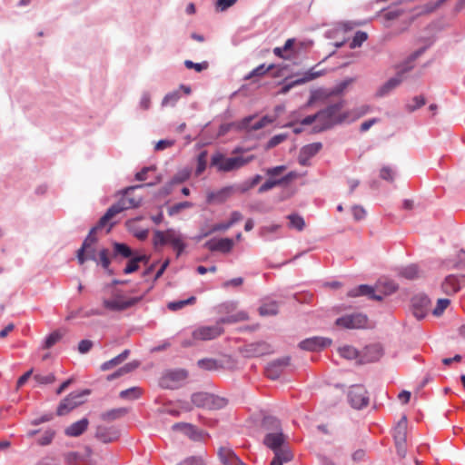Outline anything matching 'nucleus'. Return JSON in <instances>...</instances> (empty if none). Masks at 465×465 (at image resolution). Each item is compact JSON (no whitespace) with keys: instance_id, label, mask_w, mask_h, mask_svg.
Instances as JSON below:
<instances>
[{"instance_id":"nucleus-45","label":"nucleus","mask_w":465,"mask_h":465,"mask_svg":"<svg viewBox=\"0 0 465 465\" xmlns=\"http://www.w3.org/2000/svg\"><path fill=\"white\" fill-rule=\"evenodd\" d=\"M114 249L116 254H120L124 258H129L133 254L131 248L124 243L115 242L114 244Z\"/></svg>"},{"instance_id":"nucleus-37","label":"nucleus","mask_w":465,"mask_h":465,"mask_svg":"<svg viewBox=\"0 0 465 465\" xmlns=\"http://www.w3.org/2000/svg\"><path fill=\"white\" fill-rule=\"evenodd\" d=\"M273 67H274L273 64H270V65H267V66L265 64H261V65L257 66L256 68H254L247 75H245L244 76V80H249V79H252V78H254V77L262 76L267 72L272 70Z\"/></svg>"},{"instance_id":"nucleus-58","label":"nucleus","mask_w":465,"mask_h":465,"mask_svg":"<svg viewBox=\"0 0 465 465\" xmlns=\"http://www.w3.org/2000/svg\"><path fill=\"white\" fill-rule=\"evenodd\" d=\"M180 98L178 92H173L166 94L163 100V105L172 104L173 105Z\"/></svg>"},{"instance_id":"nucleus-30","label":"nucleus","mask_w":465,"mask_h":465,"mask_svg":"<svg viewBox=\"0 0 465 465\" xmlns=\"http://www.w3.org/2000/svg\"><path fill=\"white\" fill-rule=\"evenodd\" d=\"M136 220H131L126 223V226L129 231L139 240L143 241L147 238L149 231L148 229H139L136 227Z\"/></svg>"},{"instance_id":"nucleus-49","label":"nucleus","mask_w":465,"mask_h":465,"mask_svg":"<svg viewBox=\"0 0 465 465\" xmlns=\"http://www.w3.org/2000/svg\"><path fill=\"white\" fill-rule=\"evenodd\" d=\"M184 65L187 69H194L196 72L200 73L203 70H206L209 66V64L206 61L202 63H193L191 60H185Z\"/></svg>"},{"instance_id":"nucleus-62","label":"nucleus","mask_w":465,"mask_h":465,"mask_svg":"<svg viewBox=\"0 0 465 465\" xmlns=\"http://www.w3.org/2000/svg\"><path fill=\"white\" fill-rule=\"evenodd\" d=\"M54 430H46L44 435L39 439V444L40 445H48L49 443H51V441L53 440L54 439Z\"/></svg>"},{"instance_id":"nucleus-35","label":"nucleus","mask_w":465,"mask_h":465,"mask_svg":"<svg viewBox=\"0 0 465 465\" xmlns=\"http://www.w3.org/2000/svg\"><path fill=\"white\" fill-rule=\"evenodd\" d=\"M141 395H142V390L139 387H132V388L126 389L124 391H122L119 393L120 398H122L124 400H129V401L136 400V399L140 398Z\"/></svg>"},{"instance_id":"nucleus-29","label":"nucleus","mask_w":465,"mask_h":465,"mask_svg":"<svg viewBox=\"0 0 465 465\" xmlns=\"http://www.w3.org/2000/svg\"><path fill=\"white\" fill-rule=\"evenodd\" d=\"M148 261H149V257H147L146 255H139V256L134 257L128 262L126 267L124 270V272L125 274L133 273L138 270L139 262H144L146 263Z\"/></svg>"},{"instance_id":"nucleus-44","label":"nucleus","mask_w":465,"mask_h":465,"mask_svg":"<svg viewBox=\"0 0 465 465\" xmlns=\"http://www.w3.org/2000/svg\"><path fill=\"white\" fill-rule=\"evenodd\" d=\"M324 74L323 71H316L315 68H311L306 72L302 79L296 81L297 84H302L309 82L322 76Z\"/></svg>"},{"instance_id":"nucleus-56","label":"nucleus","mask_w":465,"mask_h":465,"mask_svg":"<svg viewBox=\"0 0 465 465\" xmlns=\"http://www.w3.org/2000/svg\"><path fill=\"white\" fill-rule=\"evenodd\" d=\"M351 213L355 221H361L366 216V211L362 206L360 205L352 206Z\"/></svg>"},{"instance_id":"nucleus-27","label":"nucleus","mask_w":465,"mask_h":465,"mask_svg":"<svg viewBox=\"0 0 465 465\" xmlns=\"http://www.w3.org/2000/svg\"><path fill=\"white\" fill-rule=\"evenodd\" d=\"M318 116V124L315 126L318 131H323L329 129L335 125V122L332 120L333 118L328 114V112L323 109L317 113Z\"/></svg>"},{"instance_id":"nucleus-26","label":"nucleus","mask_w":465,"mask_h":465,"mask_svg":"<svg viewBox=\"0 0 465 465\" xmlns=\"http://www.w3.org/2000/svg\"><path fill=\"white\" fill-rule=\"evenodd\" d=\"M393 438L395 444L406 443L407 440V418L403 416L394 429Z\"/></svg>"},{"instance_id":"nucleus-41","label":"nucleus","mask_w":465,"mask_h":465,"mask_svg":"<svg viewBox=\"0 0 465 465\" xmlns=\"http://www.w3.org/2000/svg\"><path fill=\"white\" fill-rule=\"evenodd\" d=\"M259 312L262 316L275 315L278 312V304L275 302H265L259 308Z\"/></svg>"},{"instance_id":"nucleus-23","label":"nucleus","mask_w":465,"mask_h":465,"mask_svg":"<svg viewBox=\"0 0 465 465\" xmlns=\"http://www.w3.org/2000/svg\"><path fill=\"white\" fill-rule=\"evenodd\" d=\"M218 456L223 465H246L229 447H221L218 450Z\"/></svg>"},{"instance_id":"nucleus-64","label":"nucleus","mask_w":465,"mask_h":465,"mask_svg":"<svg viewBox=\"0 0 465 465\" xmlns=\"http://www.w3.org/2000/svg\"><path fill=\"white\" fill-rule=\"evenodd\" d=\"M93 347V342L89 340H82L78 344V351L80 353L88 352Z\"/></svg>"},{"instance_id":"nucleus-48","label":"nucleus","mask_w":465,"mask_h":465,"mask_svg":"<svg viewBox=\"0 0 465 465\" xmlns=\"http://www.w3.org/2000/svg\"><path fill=\"white\" fill-rule=\"evenodd\" d=\"M193 203L191 202H182L176 204H173L168 209V213L170 216L175 215L179 213L181 211L184 209L191 208Z\"/></svg>"},{"instance_id":"nucleus-20","label":"nucleus","mask_w":465,"mask_h":465,"mask_svg":"<svg viewBox=\"0 0 465 465\" xmlns=\"http://www.w3.org/2000/svg\"><path fill=\"white\" fill-rule=\"evenodd\" d=\"M234 193L233 186H226L216 192L207 193L208 203H223L227 201Z\"/></svg>"},{"instance_id":"nucleus-40","label":"nucleus","mask_w":465,"mask_h":465,"mask_svg":"<svg viewBox=\"0 0 465 465\" xmlns=\"http://www.w3.org/2000/svg\"><path fill=\"white\" fill-rule=\"evenodd\" d=\"M322 144L321 143H312L303 146L301 150L302 155H306L309 158L313 157L322 149Z\"/></svg>"},{"instance_id":"nucleus-43","label":"nucleus","mask_w":465,"mask_h":465,"mask_svg":"<svg viewBox=\"0 0 465 465\" xmlns=\"http://www.w3.org/2000/svg\"><path fill=\"white\" fill-rule=\"evenodd\" d=\"M338 351L341 357L348 360H353L359 356L358 351L349 345L339 348Z\"/></svg>"},{"instance_id":"nucleus-57","label":"nucleus","mask_w":465,"mask_h":465,"mask_svg":"<svg viewBox=\"0 0 465 465\" xmlns=\"http://www.w3.org/2000/svg\"><path fill=\"white\" fill-rule=\"evenodd\" d=\"M370 111L369 105H362L360 108L353 110L350 113V118L351 120H355L360 118L361 116L364 115L367 112Z\"/></svg>"},{"instance_id":"nucleus-31","label":"nucleus","mask_w":465,"mask_h":465,"mask_svg":"<svg viewBox=\"0 0 465 465\" xmlns=\"http://www.w3.org/2000/svg\"><path fill=\"white\" fill-rule=\"evenodd\" d=\"M126 413L127 410L125 408L113 409L103 412L101 414V419L106 421H111L121 417H124Z\"/></svg>"},{"instance_id":"nucleus-24","label":"nucleus","mask_w":465,"mask_h":465,"mask_svg":"<svg viewBox=\"0 0 465 465\" xmlns=\"http://www.w3.org/2000/svg\"><path fill=\"white\" fill-rule=\"evenodd\" d=\"M383 355L382 347L380 344L366 346L361 356V362H373L379 361Z\"/></svg>"},{"instance_id":"nucleus-10","label":"nucleus","mask_w":465,"mask_h":465,"mask_svg":"<svg viewBox=\"0 0 465 465\" xmlns=\"http://www.w3.org/2000/svg\"><path fill=\"white\" fill-rule=\"evenodd\" d=\"M140 300L141 298H126L122 293H115L111 299H104L103 304L110 311L120 312L135 305Z\"/></svg>"},{"instance_id":"nucleus-3","label":"nucleus","mask_w":465,"mask_h":465,"mask_svg":"<svg viewBox=\"0 0 465 465\" xmlns=\"http://www.w3.org/2000/svg\"><path fill=\"white\" fill-rule=\"evenodd\" d=\"M160 182V178L157 179L155 183H148L145 184H139L134 186H130L123 191V195L119 199V201L113 204L106 213L100 218L99 226H108L106 229V233L111 231L114 223H110V221L118 213L133 209L140 206L142 203V196H135L133 194L134 191L138 188H142L144 186H153Z\"/></svg>"},{"instance_id":"nucleus-7","label":"nucleus","mask_w":465,"mask_h":465,"mask_svg":"<svg viewBox=\"0 0 465 465\" xmlns=\"http://www.w3.org/2000/svg\"><path fill=\"white\" fill-rule=\"evenodd\" d=\"M191 401L195 407L211 411L223 409L228 404L226 398L205 391L192 394Z\"/></svg>"},{"instance_id":"nucleus-36","label":"nucleus","mask_w":465,"mask_h":465,"mask_svg":"<svg viewBox=\"0 0 465 465\" xmlns=\"http://www.w3.org/2000/svg\"><path fill=\"white\" fill-rule=\"evenodd\" d=\"M287 218L290 222L289 226L291 228L296 229L299 232H301L304 229L305 222H304V219L301 215H299L297 213H292V214L288 215Z\"/></svg>"},{"instance_id":"nucleus-1","label":"nucleus","mask_w":465,"mask_h":465,"mask_svg":"<svg viewBox=\"0 0 465 465\" xmlns=\"http://www.w3.org/2000/svg\"><path fill=\"white\" fill-rule=\"evenodd\" d=\"M262 427L268 431L263 443L274 453L271 465H283L290 461L292 454L285 446V436L282 432L280 421L274 417L267 416L262 420Z\"/></svg>"},{"instance_id":"nucleus-19","label":"nucleus","mask_w":465,"mask_h":465,"mask_svg":"<svg viewBox=\"0 0 465 465\" xmlns=\"http://www.w3.org/2000/svg\"><path fill=\"white\" fill-rule=\"evenodd\" d=\"M345 105V101L341 100L338 103L330 104L325 108V110L328 112V114L331 115L336 124H341L350 118V113L349 112H341L342 108Z\"/></svg>"},{"instance_id":"nucleus-25","label":"nucleus","mask_w":465,"mask_h":465,"mask_svg":"<svg viewBox=\"0 0 465 465\" xmlns=\"http://www.w3.org/2000/svg\"><path fill=\"white\" fill-rule=\"evenodd\" d=\"M89 420L86 418H84L76 422L72 423L68 426L64 433L69 437H78L82 435L88 428Z\"/></svg>"},{"instance_id":"nucleus-55","label":"nucleus","mask_w":465,"mask_h":465,"mask_svg":"<svg viewBox=\"0 0 465 465\" xmlns=\"http://www.w3.org/2000/svg\"><path fill=\"white\" fill-rule=\"evenodd\" d=\"M287 138V135L286 134H277V135H274L272 136L269 142L267 143V145H266V148L267 149H271V148H273L275 147L276 145H278L279 143H282L283 141H285Z\"/></svg>"},{"instance_id":"nucleus-12","label":"nucleus","mask_w":465,"mask_h":465,"mask_svg":"<svg viewBox=\"0 0 465 465\" xmlns=\"http://www.w3.org/2000/svg\"><path fill=\"white\" fill-rule=\"evenodd\" d=\"M368 319L361 313H352L338 318L335 325L344 329H360L367 325Z\"/></svg>"},{"instance_id":"nucleus-39","label":"nucleus","mask_w":465,"mask_h":465,"mask_svg":"<svg viewBox=\"0 0 465 465\" xmlns=\"http://www.w3.org/2000/svg\"><path fill=\"white\" fill-rule=\"evenodd\" d=\"M173 430H183L190 438H192L193 440L197 439V436H196L197 433H196L195 428L191 424L175 423L174 425H173Z\"/></svg>"},{"instance_id":"nucleus-61","label":"nucleus","mask_w":465,"mask_h":465,"mask_svg":"<svg viewBox=\"0 0 465 465\" xmlns=\"http://www.w3.org/2000/svg\"><path fill=\"white\" fill-rule=\"evenodd\" d=\"M190 177V173L188 171H183L175 174L172 179V183H182L185 182Z\"/></svg>"},{"instance_id":"nucleus-5","label":"nucleus","mask_w":465,"mask_h":465,"mask_svg":"<svg viewBox=\"0 0 465 465\" xmlns=\"http://www.w3.org/2000/svg\"><path fill=\"white\" fill-rule=\"evenodd\" d=\"M426 48L422 47L414 52L409 59L401 65V69L394 77L390 78L382 85H381L375 94L376 97H384L390 94L394 89H396L406 78L405 74L409 72L413 65L411 63L415 61L420 55L425 52Z\"/></svg>"},{"instance_id":"nucleus-59","label":"nucleus","mask_w":465,"mask_h":465,"mask_svg":"<svg viewBox=\"0 0 465 465\" xmlns=\"http://www.w3.org/2000/svg\"><path fill=\"white\" fill-rule=\"evenodd\" d=\"M237 0H217L216 2V9L218 11L223 12L229 7L232 6Z\"/></svg>"},{"instance_id":"nucleus-14","label":"nucleus","mask_w":465,"mask_h":465,"mask_svg":"<svg viewBox=\"0 0 465 465\" xmlns=\"http://www.w3.org/2000/svg\"><path fill=\"white\" fill-rule=\"evenodd\" d=\"M223 332L220 324L213 326H201L193 331V339L195 341H206L219 337Z\"/></svg>"},{"instance_id":"nucleus-28","label":"nucleus","mask_w":465,"mask_h":465,"mask_svg":"<svg viewBox=\"0 0 465 465\" xmlns=\"http://www.w3.org/2000/svg\"><path fill=\"white\" fill-rule=\"evenodd\" d=\"M441 289L446 294H453L460 290V282L454 275H449L441 284Z\"/></svg>"},{"instance_id":"nucleus-34","label":"nucleus","mask_w":465,"mask_h":465,"mask_svg":"<svg viewBox=\"0 0 465 465\" xmlns=\"http://www.w3.org/2000/svg\"><path fill=\"white\" fill-rule=\"evenodd\" d=\"M138 365H139V363L136 361L129 362V363L125 364L124 366H123L122 368H120L117 371L109 375L107 379L109 381H111V380L116 379L124 374L129 373V372L134 371L138 367Z\"/></svg>"},{"instance_id":"nucleus-63","label":"nucleus","mask_w":465,"mask_h":465,"mask_svg":"<svg viewBox=\"0 0 465 465\" xmlns=\"http://www.w3.org/2000/svg\"><path fill=\"white\" fill-rule=\"evenodd\" d=\"M380 176L383 180L391 182V181H393V178H394V173L391 168L385 166L381 169Z\"/></svg>"},{"instance_id":"nucleus-47","label":"nucleus","mask_w":465,"mask_h":465,"mask_svg":"<svg viewBox=\"0 0 465 465\" xmlns=\"http://www.w3.org/2000/svg\"><path fill=\"white\" fill-rule=\"evenodd\" d=\"M450 301L449 299H439L437 301L436 307L433 309L432 313L435 316H440L444 311L448 308L450 305Z\"/></svg>"},{"instance_id":"nucleus-11","label":"nucleus","mask_w":465,"mask_h":465,"mask_svg":"<svg viewBox=\"0 0 465 465\" xmlns=\"http://www.w3.org/2000/svg\"><path fill=\"white\" fill-rule=\"evenodd\" d=\"M285 170V165H278L275 167L265 169L264 173L269 177V179H267L265 183L259 187L258 193H263L276 186L282 185L281 178H278V176H280Z\"/></svg>"},{"instance_id":"nucleus-6","label":"nucleus","mask_w":465,"mask_h":465,"mask_svg":"<svg viewBox=\"0 0 465 465\" xmlns=\"http://www.w3.org/2000/svg\"><path fill=\"white\" fill-rule=\"evenodd\" d=\"M254 160V155L248 157H226L221 153H217L212 156L211 164L215 166L219 172L228 173L239 170Z\"/></svg>"},{"instance_id":"nucleus-50","label":"nucleus","mask_w":465,"mask_h":465,"mask_svg":"<svg viewBox=\"0 0 465 465\" xmlns=\"http://www.w3.org/2000/svg\"><path fill=\"white\" fill-rule=\"evenodd\" d=\"M34 379L39 383V384H51L54 382L55 376L53 373H47V374H35Z\"/></svg>"},{"instance_id":"nucleus-22","label":"nucleus","mask_w":465,"mask_h":465,"mask_svg":"<svg viewBox=\"0 0 465 465\" xmlns=\"http://www.w3.org/2000/svg\"><path fill=\"white\" fill-rule=\"evenodd\" d=\"M204 246L212 252H229L233 247V241L230 238H223L219 240L212 239L208 241Z\"/></svg>"},{"instance_id":"nucleus-21","label":"nucleus","mask_w":465,"mask_h":465,"mask_svg":"<svg viewBox=\"0 0 465 465\" xmlns=\"http://www.w3.org/2000/svg\"><path fill=\"white\" fill-rule=\"evenodd\" d=\"M119 431L114 427L98 426L95 438L104 443H110L119 438Z\"/></svg>"},{"instance_id":"nucleus-38","label":"nucleus","mask_w":465,"mask_h":465,"mask_svg":"<svg viewBox=\"0 0 465 465\" xmlns=\"http://www.w3.org/2000/svg\"><path fill=\"white\" fill-rule=\"evenodd\" d=\"M196 302V298L194 296H191L186 300L171 302L167 304V307L171 311H178L183 309L186 305L194 304Z\"/></svg>"},{"instance_id":"nucleus-4","label":"nucleus","mask_w":465,"mask_h":465,"mask_svg":"<svg viewBox=\"0 0 465 465\" xmlns=\"http://www.w3.org/2000/svg\"><path fill=\"white\" fill-rule=\"evenodd\" d=\"M398 290V284L391 280H380L376 288L362 284L351 290L349 297L367 296L371 300L381 301L384 296L392 294Z\"/></svg>"},{"instance_id":"nucleus-54","label":"nucleus","mask_w":465,"mask_h":465,"mask_svg":"<svg viewBox=\"0 0 465 465\" xmlns=\"http://www.w3.org/2000/svg\"><path fill=\"white\" fill-rule=\"evenodd\" d=\"M206 157L207 153L202 152L197 158V168H196V174H201L206 168Z\"/></svg>"},{"instance_id":"nucleus-53","label":"nucleus","mask_w":465,"mask_h":465,"mask_svg":"<svg viewBox=\"0 0 465 465\" xmlns=\"http://www.w3.org/2000/svg\"><path fill=\"white\" fill-rule=\"evenodd\" d=\"M198 366L203 370L213 371L217 368L216 361L212 359H203L198 361Z\"/></svg>"},{"instance_id":"nucleus-33","label":"nucleus","mask_w":465,"mask_h":465,"mask_svg":"<svg viewBox=\"0 0 465 465\" xmlns=\"http://www.w3.org/2000/svg\"><path fill=\"white\" fill-rule=\"evenodd\" d=\"M138 365H139V363L136 361L129 362V363L125 364L124 366H123L122 368H120L117 371L109 375L107 379L109 381H111V380L116 379L124 374L129 373V372L134 371L138 367Z\"/></svg>"},{"instance_id":"nucleus-32","label":"nucleus","mask_w":465,"mask_h":465,"mask_svg":"<svg viewBox=\"0 0 465 465\" xmlns=\"http://www.w3.org/2000/svg\"><path fill=\"white\" fill-rule=\"evenodd\" d=\"M401 275L409 280H414L420 276L418 265L411 264L401 271Z\"/></svg>"},{"instance_id":"nucleus-51","label":"nucleus","mask_w":465,"mask_h":465,"mask_svg":"<svg viewBox=\"0 0 465 465\" xmlns=\"http://www.w3.org/2000/svg\"><path fill=\"white\" fill-rule=\"evenodd\" d=\"M62 338V334L59 331L52 332L45 341L44 348L49 349L54 346L56 342H58Z\"/></svg>"},{"instance_id":"nucleus-16","label":"nucleus","mask_w":465,"mask_h":465,"mask_svg":"<svg viewBox=\"0 0 465 465\" xmlns=\"http://www.w3.org/2000/svg\"><path fill=\"white\" fill-rule=\"evenodd\" d=\"M188 372L185 370H176L166 373L161 380V386L166 389H174L186 380Z\"/></svg>"},{"instance_id":"nucleus-17","label":"nucleus","mask_w":465,"mask_h":465,"mask_svg":"<svg viewBox=\"0 0 465 465\" xmlns=\"http://www.w3.org/2000/svg\"><path fill=\"white\" fill-rule=\"evenodd\" d=\"M331 344V340L323 337H312L302 341L299 347L305 351H318Z\"/></svg>"},{"instance_id":"nucleus-8","label":"nucleus","mask_w":465,"mask_h":465,"mask_svg":"<svg viewBox=\"0 0 465 465\" xmlns=\"http://www.w3.org/2000/svg\"><path fill=\"white\" fill-rule=\"evenodd\" d=\"M90 391L88 390L81 392H72L64 400H62L57 407L56 414L58 416H64L68 414L70 411L82 405L84 401V397L88 395Z\"/></svg>"},{"instance_id":"nucleus-18","label":"nucleus","mask_w":465,"mask_h":465,"mask_svg":"<svg viewBox=\"0 0 465 465\" xmlns=\"http://www.w3.org/2000/svg\"><path fill=\"white\" fill-rule=\"evenodd\" d=\"M290 363V358L284 357L272 361L265 369L266 376L271 380H276L282 374L283 369Z\"/></svg>"},{"instance_id":"nucleus-52","label":"nucleus","mask_w":465,"mask_h":465,"mask_svg":"<svg viewBox=\"0 0 465 465\" xmlns=\"http://www.w3.org/2000/svg\"><path fill=\"white\" fill-rule=\"evenodd\" d=\"M230 228V224L228 223H216L212 226V228L202 233L201 237H207L211 233L220 231H226Z\"/></svg>"},{"instance_id":"nucleus-42","label":"nucleus","mask_w":465,"mask_h":465,"mask_svg":"<svg viewBox=\"0 0 465 465\" xmlns=\"http://www.w3.org/2000/svg\"><path fill=\"white\" fill-rule=\"evenodd\" d=\"M425 104H426V100H425L424 96L418 95V96L413 97L411 102L405 105V108L408 112L411 113V112H414L415 110L422 107Z\"/></svg>"},{"instance_id":"nucleus-9","label":"nucleus","mask_w":465,"mask_h":465,"mask_svg":"<svg viewBox=\"0 0 465 465\" xmlns=\"http://www.w3.org/2000/svg\"><path fill=\"white\" fill-rule=\"evenodd\" d=\"M183 239V235L173 228L165 231L155 230L153 232V244L155 249L170 243L173 247Z\"/></svg>"},{"instance_id":"nucleus-13","label":"nucleus","mask_w":465,"mask_h":465,"mask_svg":"<svg viewBox=\"0 0 465 465\" xmlns=\"http://www.w3.org/2000/svg\"><path fill=\"white\" fill-rule=\"evenodd\" d=\"M348 398L351 405L355 409H362L369 403L367 391L362 385H353L351 387Z\"/></svg>"},{"instance_id":"nucleus-60","label":"nucleus","mask_w":465,"mask_h":465,"mask_svg":"<svg viewBox=\"0 0 465 465\" xmlns=\"http://www.w3.org/2000/svg\"><path fill=\"white\" fill-rule=\"evenodd\" d=\"M178 465H205L202 457H190L181 461Z\"/></svg>"},{"instance_id":"nucleus-15","label":"nucleus","mask_w":465,"mask_h":465,"mask_svg":"<svg viewBox=\"0 0 465 465\" xmlns=\"http://www.w3.org/2000/svg\"><path fill=\"white\" fill-rule=\"evenodd\" d=\"M430 299L424 294H417L411 299V311L413 315L420 320L424 318L429 311Z\"/></svg>"},{"instance_id":"nucleus-46","label":"nucleus","mask_w":465,"mask_h":465,"mask_svg":"<svg viewBox=\"0 0 465 465\" xmlns=\"http://www.w3.org/2000/svg\"><path fill=\"white\" fill-rule=\"evenodd\" d=\"M367 38H368L367 33L362 32V31H358L355 34V35L353 36V38L350 44V47L351 49L360 47L363 44V42H365L367 40Z\"/></svg>"},{"instance_id":"nucleus-2","label":"nucleus","mask_w":465,"mask_h":465,"mask_svg":"<svg viewBox=\"0 0 465 465\" xmlns=\"http://www.w3.org/2000/svg\"><path fill=\"white\" fill-rule=\"evenodd\" d=\"M106 226H99V222L93 227L86 238L84 239L82 246L77 250L76 258L79 264H84L86 261H94L97 264H101L104 269L108 270L111 261L109 259V251L106 248H102L99 251L96 249L97 237L96 232Z\"/></svg>"}]
</instances>
